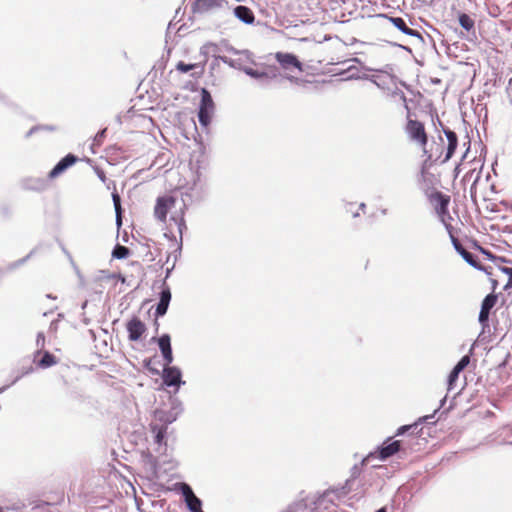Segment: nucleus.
Instances as JSON below:
<instances>
[{
  "label": "nucleus",
  "mask_w": 512,
  "mask_h": 512,
  "mask_svg": "<svg viewBox=\"0 0 512 512\" xmlns=\"http://www.w3.org/2000/svg\"><path fill=\"white\" fill-rule=\"evenodd\" d=\"M168 215H170L167 224L168 232L176 238L173 231L174 225L179 238L182 239L183 232L187 229L185 222V204L179 202L178 199L171 194L159 196L154 206V216L158 221L167 223Z\"/></svg>",
  "instance_id": "obj_1"
},
{
  "label": "nucleus",
  "mask_w": 512,
  "mask_h": 512,
  "mask_svg": "<svg viewBox=\"0 0 512 512\" xmlns=\"http://www.w3.org/2000/svg\"><path fill=\"white\" fill-rule=\"evenodd\" d=\"M405 132L409 140L422 149L423 155L426 156L424 165H426L428 162H433V154L427 149L428 133L424 123L412 118L411 113H408Z\"/></svg>",
  "instance_id": "obj_2"
},
{
  "label": "nucleus",
  "mask_w": 512,
  "mask_h": 512,
  "mask_svg": "<svg viewBox=\"0 0 512 512\" xmlns=\"http://www.w3.org/2000/svg\"><path fill=\"white\" fill-rule=\"evenodd\" d=\"M430 204L433 206L436 215L439 220L444 224L448 233H452L454 230L451 220L452 217L449 213L450 196L442 193L441 191H433L428 196Z\"/></svg>",
  "instance_id": "obj_3"
},
{
  "label": "nucleus",
  "mask_w": 512,
  "mask_h": 512,
  "mask_svg": "<svg viewBox=\"0 0 512 512\" xmlns=\"http://www.w3.org/2000/svg\"><path fill=\"white\" fill-rule=\"evenodd\" d=\"M214 111V102L211 94L205 88L201 91V103L199 107L198 118L203 127H208Z\"/></svg>",
  "instance_id": "obj_4"
},
{
  "label": "nucleus",
  "mask_w": 512,
  "mask_h": 512,
  "mask_svg": "<svg viewBox=\"0 0 512 512\" xmlns=\"http://www.w3.org/2000/svg\"><path fill=\"white\" fill-rule=\"evenodd\" d=\"M450 238H451V241L454 245V248L456 249V251L464 258V260L469 263L471 266H473L474 268L478 269V270H483L485 271L486 273L487 272V269L485 267H483L474 257V255L470 252H468L462 245L461 243L459 242V240L457 239V237H455L454 235V230H452V233H448Z\"/></svg>",
  "instance_id": "obj_5"
},
{
  "label": "nucleus",
  "mask_w": 512,
  "mask_h": 512,
  "mask_svg": "<svg viewBox=\"0 0 512 512\" xmlns=\"http://www.w3.org/2000/svg\"><path fill=\"white\" fill-rule=\"evenodd\" d=\"M498 300V297L494 293L488 294L481 304V310L479 313V322L486 326L489 320L491 310L494 308Z\"/></svg>",
  "instance_id": "obj_6"
},
{
  "label": "nucleus",
  "mask_w": 512,
  "mask_h": 512,
  "mask_svg": "<svg viewBox=\"0 0 512 512\" xmlns=\"http://www.w3.org/2000/svg\"><path fill=\"white\" fill-rule=\"evenodd\" d=\"M275 59L280 64V66L285 70H289L292 68H296L299 71L303 70L302 63L298 60V58L294 54L277 52L275 54Z\"/></svg>",
  "instance_id": "obj_7"
},
{
  "label": "nucleus",
  "mask_w": 512,
  "mask_h": 512,
  "mask_svg": "<svg viewBox=\"0 0 512 512\" xmlns=\"http://www.w3.org/2000/svg\"><path fill=\"white\" fill-rule=\"evenodd\" d=\"M78 157L73 154H68L62 158L55 167L49 172L48 178L54 179L64 173L68 168L78 162Z\"/></svg>",
  "instance_id": "obj_8"
},
{
  "label": "nucleus",
  "mask_w": 512,
  "mask_h": 512,
  "mask_svg": "<svg viewBox=\"0 0 512 512\" xmlns=\"http://www.w3.org/2000/svg\"><path fill=\"white\" fill-rule=\"evenodd\" d=\"M128 331V337L131 341L139 340L143 334L146 332L145 324L138 318H131L126 325Z\"/></svg>",
  "instance_id": "obj_9"
},
{
  "label": "nucleus",
  "mask_w": 512,
  "mask_h": 512,
  "mask_svg": "<svg viewBox=\"0 0 512 512\" xmlns=\"http://www.w3.org/2000/svg\"><path fill=\"white\" fill-rule=\"evenodd\" d=\"M225 0H195L192 4L194 13H205L223 6Z\"/></svg>",
  "instance_id": "obj_10"
},
{
  "label": "nucleus",
  "mask_w": 512,
  "mask_h": 512,
  "mask_svg": "<svg viewBox=\"0 0 512 512\" xmlns=\"http://www.w3.org/2000/svg\"><path fill=\"white\" fill-rule=\"evenodd\" d=\"M33 361L38 368L46 369L57 364V358L48 351L34 353Z\"/></svg>",
  "instance_id": "obj_11"
},
{
  "label": "nucleus",
  "mask_w": 512,
  "mask_h": 512,
  "mask_svg": "<svg viewBox=\"0 0 512 512\" xmlns=\"http://www.w3.org/2000/svg\"><path fill=\"white\" fill-rule=\"evenodd\" d=\"M181 491H182V494L185 498V501H186V504L188 506V508L192 511V512H197V510H199V508L201 507V501L198 497L195 496L194 492L192 491L191 487L186 484V483H182L181 485Z\"/></svg>",
  "instance_id": "obj_12"
},
{
  "label": "nucleus",
  "mask_w": 512,
  "mask_h": 512,
  "mask_svg": "<svg viewBox=\"0 0 512 512\" xmlns=\"http://www.w3.org/2000/svg\"><path fill=\"white\" fill-rule=\"evenodd\" d=\"M176 69L181 73H187L189 71H193L191 76L198 79L201 78L205 72V64L202 63H192L186 64L183 61H180L176 65Z\"/></svg>",
  "instance_id": "obj_13"
},
{
  "label": "nucleus",
  "mask_w": 512,
  "mask_h": 512,
  "mask_svg": "<svg viewBox=\"0 0 512 512\" xmlns=\"http://www.w3.org/2000/svg\"><path fill=\"white\" fill-rule=\"evenodd\" d=\"M163 381L167 386H176L181 383V371L176 367L166 365L163 370Z\"/></svg>",
  "instance_id": "obj_14"
},
{
  "label": "nucleus",
  "mask_w": 512,
  "mask_h": 512,
  "mask_svg": "<svg viewBox=\"0 0 512 512\" xmlns=\"http://www.w3.org/2000/svg\"><path fill=\"white\" fill-rule=\"evenodd\" d=\"M158 345L163 355L165 365H170L173 361L172 348L170 343V336L168 334L162 335L158 339Z\"/></svg>",
  "instance_id": "obj_15"
},
{
  "label": "nucleus",
  "mask_w": 512,
  "mask_h": 512,
  "mask_svg": "<svg viewBox=\"0 0 512 512\" xmlns=\"http://www.w3.org/2000/svg\"><path fill=\"white\" fill-rule=\"evenodd\" d=\"M444 134L447 137L448 145L446 155L443 158L442 163L447 162L453 156L458 145V137L455 132L449 129H445Z\"/></svg>",
  "instance_id": "obj_16"
},
{
  "label": "nucleus",
  "mask_w": 512,
  "mask_h": 512,
  "mask_svg": "<svg viewBox=\"0 0 512 512\" xmlns=\"http://www.w3.org/2000/svg\"><path fill=\"white\" fill-rule=\"evenodd\" d=\"M24 187L27 190L41 192L47 189L48 180L42 177H30L25 180Z\"/></svg>",
  "instance_id": "obj_17"
},
{
  "label": "nucleus",
  "mask_w": 512,
  "mask_h": 512,
  "mask_svg": "<svg viewBox=\"0 0 512 512\" xmlns=\"http://www.w3.org/2000/svg\"><path fill=\"white\" fill-rule=\"evenodd\" d=\"M470 359L468 356H464L461 360L456 364V366L451 371L448 377V390H451L454 386V383L458 379L459 373L466 368L469 364Z\"/></svg>",
  "instance_id": "obj_18"
},
{
  "label": "nucleus",
  "mask_w": 512,
  "mask_h": 512,
  "mask_svg": "<svg viewBox=\"0 0 512 512\" xmlns=\"http://www.w3.org/2000/svg\"><path fill=\"white\" fill-rule=\"evenodd\" d=\"M171 300V292L169 288H165L160 293V301L156 308V317L163 316L168 309Z\"/></svg>",
  "instance_id": "obj_19"
},
{
  "label": "nucleus",
  "mask_w": 512,
  "mask_h": 512,
  "mask_svg": "<svg viewBox=\"0 0 512 512\" xmlns=\"http://www.w3.org/2000/svg\"><path fill=\"white\" fill-rule=\"evenodd\" d=\"M400 449H401V441H399V440L393 441V442L389 443L388 445L382 446L379 449L378 457L381 460H385V459L395 455L397 452L400 451Z\"/></svg>",
  "instance_id": "obj_20"
},
{
  "label": "nucleus",
  "mask_w": 512,
  "mask_h": 512,
  "mask_svg": "<svg viewBox=\"0 0 512 512\" xmlns=\"http://www.w3.org/2000/svg\"><path fill=\"white\" fill-rule=\"evenodd\" d=\"M481 174V168L477 170L476 168L471 169L469 172H467L463 178L464 181L470 180L473 178V183L470 188V196L473 201H476L477 197V184L480 179Z\"/></svg>",
  "instance_id": "obj_21"
},
{
  "label": "nucleus",
  "mask_w": 512,
  "mask_h": 512,
  "mask_svg": "<svg viewBox=\"0 0 512 512\" xmlns=\"http://www.w3.org/2000/svg\"><path fill=\"white\" fill-rule=\"evenodd\" d=\"M235 16L246 24H252L255 20V16L252 10L247 6H237L234 9Z\"/></svg>",
  "instance_id": "obj_22"
},
{
  "label": "nucleus",
  "mask_w": 512,
  "mask_h": 512,
  "mask_svg": "<svg viewBox=\"0 0 512 512\" xmlns=\"http://www.w3.org/2000/svg\"><path fill=\"white\" fill-rule=\"evenodd\" d=\"M396 28H398L402 33L409 36H417L418 32L409 28L401 17H388L385 16Z\"/></svg>",
  "instance_id": "obj_23"
},
{
  "label": "nucleus",
  "mask_w": 512,
  "mask_h": 512,
  "mask_svg": "<svg viewBox=\"0 0 512 512\" xmlns=\"http://www.w3.org/2000/svg\"><path fill=\"white\" fill-rule=\"evenodd\" d=\"M218 51H219V47L217 44L212 43V42L205 43L200 49V53L204 56L203 63L206 65V63L208 61V56L210 54L215 55Z\"/></svg>",
  "instance_id": "obj_24"
},
{
  "label": "nucleus",
  "mask_w": 512,
  "mask_h": 512,
  "mask_svg": "<svg viewBox=\"0 0 512 512\" xmlns=\"http://www.w3.org/2000/svg\"><path fill=\"white\" fill-rule=\"evenodd\" d=\"M129 253H130V251L126 246L118 244L115 246V248L112 252V255L114 258L123 259V258H126L129 255Z\"/></svg>",
  "instance_id": "obj_25"
},
{
  "label": "nucleus",
  "mask_w": 512,
  "mask_h": 512,
  "mask_svg": "<svg viewBox=\"0 0 512 512\" xmlns=\"http://www.w3.org/2000/svg\"><path fill=\"white\" fill-rule=\"evenodd\" d=\"M459 23L467 31H470L474 27V21L465 13L459 16Z\"/></svg>",
  "instance_id": "obj_26"
},
{
  "label": "nucleus",
  "mask_w": 512,
  "mask_h": 512,
  "mask_svg": "<svg viewBox=\"0 0 512 512\" xmlns=\"http://www.w3.org/2000/svg\"><path fill=\"white\" fill-rule=\"evenodd\" d=\"M112 199H113V203H114V207H115V211H116V215H117V221L120 224L122 210H121V199H120L119 194L117 192H114L112 194Z\"/></svg>",
  "instance_id": "obj_27"
},
{
  "label": "nucleus",
  "mask_w": 512,
  "mask_h": 512,
  "mask_svg": "<svg viewBox=\"0 0 512 512\" xmlns=\"http://www.w3.org/2000/svg\"><path fill=\"white\" fill-rule=\"evenodd\" d=\"M56 130V127L55 126H49V125H38V126H35V127H32L28 133V135H31L37 131H55Z\"/></svg>",
  "instance_id": "obj_28"
},
{
  "label": "nucleus",
  "mask_w": 512,
  "mask_h": 512,
  "mask_svg": "<svg viewBox=\"0 0 512 512\" xmlns=\"http://www.w3.org/2000/svg\"><path fill=\"white\" fill-rule=\"evenodd\" d=\"M502 271L508 275V282L505 288L512 287V267H503Z\"/></svg>",
  "instance_id": "obj_29"
},
{
  "label": "nucleus",
  "mask_w": 512,
  "mask_h": 512,
  "mask_svg": "<svg viewBox=\"0 0 512 512\" xmlns=\"http://www.w3.org/2000/svg\"><path fill=\"white\" fill-rule=\"evenodd\" d=\"M151 363H152V359H151V358H148V359H145V360H144V365H145V367H146L147 369H149L152 373L157 374V373H158V370L153 369V368L151 367Z\"/></svg>",
  "instance_id": "obj_30"
},
{
  "label": "nucleus",
  "mask_w": 512,
  "mask_h": 512,
  "mask_svg": "<svg viewBox=\"0 0 512 512\" xmlns=\"http://www.w3.org/2000/svg\"><path fill=\"white\" fill-rule=\"evenodd\" d=\"M412 427H413V425H405V426H401V427L397 430L396 435H402V434H404L406 431H408L409 429H411Z\"/></svg>",
  "instance_id": "obj_31"
},
{
  "label": "nucleus",
  "mask_w": 512,
  "mask_h": 512,
  "mask_svg": "<svg viewBox=\"0 0 512 512\" xmlns=\"http://www.w3.org/2000/svg\"><path fill=\"white\" fill-rule=\"evenodd\" d=\"M39 339H41V340L44 342L45 337H44L43 333H39V334H38V340H39Z\"/></svg>",
  "instance_id": "obj_32"
},
{
  "label": "nucleus",
  "mask_w": 512,
  "mask_h": 512,
  "mask_svg": "<svg viewBox=\"0 0 512 512\" xmlns=\"http://www.w3.org/2000/svg\"><path fill=\"white\" fill-rule=\"evenodd\" d=\"M156 438H157V441H158V442H160V441H161V439H162V434H161V433H158Z\"/></svg>",
  "instance_id": "obj_33"
},
{
  "label": "nucleus",
  "mask_w": 512,
  "mask_h": 512,
  "mask_svg": "<svg viewBox=\"0 0 512 512\" xmlns=\"http://www.w3.org/2000/svg\"><path fill=\"white\" fill-rule=\"evenodd\" d=\"M376 512H386V509L385 508H380L379 510H377Z\"/></svg>",
  "instance_id": "obj_34"
},
{
  "label": "nucleus",
  "mask_w": 512,
  "mask_h": 512,
  "mask_svg": "<svg viewBox=\"0 0 512 512\" xmlns=\"http://www.w3.org/2000/svg\"><path fill=\"white\" fill-rule=\"evenodd\" d=\"M6 388H7V386L0 388V393H2Z\"/></svg>",
  "instance_id": "obj_35"
},
{
  "label": "nucleus",
  "mask_w": 512,
  "mask_h": 512,
  "mask_svg": "<svg viewBox=\"0 0 512 512\" xmlns=\"http://www.w3.org/2000/svg\"><path fill=\"white\" fill-rule=\"evenodd\" d=\"M482 251H483L485 254H487L489 257H491V256H492V255H491V253L486 252L485 250H482Z\"/></svg>",
  "instance_id": "obj_36"
},
{
  "label": "nucleus",
  "mask_w": 512,
  "mask_h": 512,
  "mask_svg": "<svg viewBox=\"0 0 512 512\" xmlns=\"http://www.w3.org/2000/svg\"><path fill=\"white\" fill-rule=\"evenodd\" d=\"M100 178H101L102 180H104V179H105V176H104V174H103V173L100 175Z\"/></svg>",
  "instance_id": "obj_37"
},
{
  "label": "nucleus",
  "mask_w": 512,
  "mask_h": 512,
  "mask_svg": "<svg viewBox=\"0 0 512 512\" xmlns=\"http://www.w3.org/2000/svg\"><path fill=\"white\" fill-rule=\"evenodd\" d=\"M496 284H497V281L494 280L493 281V286H496ZM493 288L495 289V287H493Z\"/></svg>",
  "instance_id": "obj_38"
},
{
  "label": "nucleus",
  "mask_w": 512,
  "mask_h": 512,
  "mask_svg": "<svg viewBox=\"0 0 512 512\" xmlns=\"http://www.w3.org/2000/svg\"><path fill=\"white\" fill-rule=\"evenodd\" d=\"M0 512H4V511H3V509H2V507H0Z\"/></svg>",
  "instance_id": "obj_39"
}]
</instances>
